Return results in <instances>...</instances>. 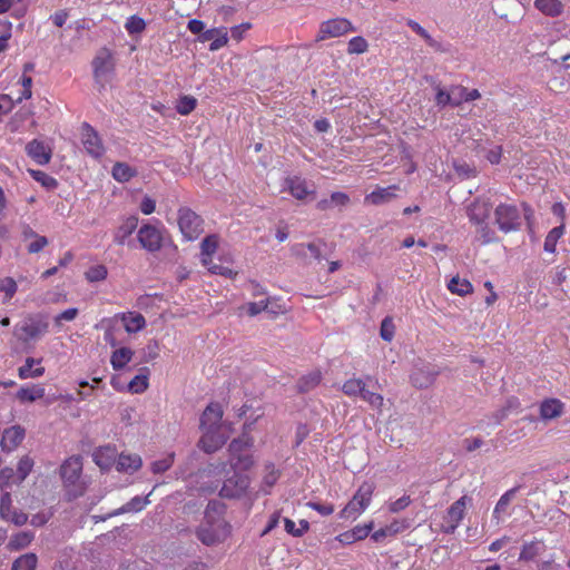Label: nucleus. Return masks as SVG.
I'll return each instance as SVG.
<instances>
[{
  "mask_svg": "<svg viewBox=\"0 0 570 570\" xmlns=\"http://www.w3.org/2000/svg\"><path fill=\"white\" fill-rule=\"evenodd\" d=\"M78 314H79L78 308H76V307L67 308L63 312H61L55 316V324L57 326H60L62 324V322H71L78 316Z\"/></svg>",
  "mask_w": 570,
  "mask_h": 570,
  "instance_id": "obj_59",
  "label": "nucleus"
},
{
  "mask_svg": "<svg viewBox=\"0 0 570 570\" xmlns=\"http://www.w3.org/2000/svg\"><path fill=\"white\" fill-rule=\"evenodd\" d=\"M125 28L129 35L141 33L146 28V22L138 16H130L125 23Z\"/></svg>",
  "mask_w": 570,
  "mask_h": 570,
  "instance_id": "obj_50",
  "label": "nucleus"
},
{
  "mask_svg": "<svg viewBox=\"0 0 570 570\" xmlns=\"http://www.w3.org/2000/svg\"><path fill=\"white\" fill-rule=\"evenodd\" d=\"M49 244L48 238L46 236L38 235L35 239L28 245L27 249L30 254H37L41 252Z\"/></svg>",
  "mask_w": 570,
  "mask_h": 570,
  "instance_id": "obj_61",
  "label": "nucleus"
},
{
  "mask_svg": "<svg viewBox=\"0 0 570 570\" xmlns=\"http://www.w3.org/2000/svg\"><path fill=\"white\" fill-rule=\"evenodd\" d=\"M438 375L439 370L434 366L419 363L414 366L410 379L412 385L416 389H428L434 383Z\"/></svg>",
  "mask_w": 570,
  "mask_h": 570,
  "instance_id": "obj_12",
  "label": "nucleus"
},
{
  "mask_svg": "<svg viewBox=\"0 0 570 570\" xmlns=\"http://www.w3.org/2000/svg\"><path fill=\"white\" fill-rule=\"evenodd\" d=\"M285 189L297 200H304L307 196L315 194V190L309 188L307 181L299 176L287 177L285 179Z\"/></svg>",
  "mask_w": 570,
  "mask_h": 570,
  "instance_id": "obj_17",
  "label": "nucleus"
},
{
  "mask_svg": "<svg viewBox=\"0 0 570 570\" xmlns=\"http://www.w3.org/2000/svg\"><path fill=\"white\" fill-rule=\"evenodd\" d=\"M35 465V461L31 456L24 455L22 456L17 465V478L13 480L14 484H21L27 476L31 473Z\"/></svg>",
  "mask_w": 570,
  "mask_h": 570,
  "instance_id": "obj_37",
  "label": "nucleus"
},
{
  "mask_svg": "<svg viewBox=\"0 0 570 570\" xmlns=\"http://www.w3.org/2000/svg\"><path fill=\"white\" fill-rule=\"evenodd\" d=\"M38 558L35 553H26L14 560L11 570H35Z\"/></svg>",
  "mask_w": 570,
  "mask_h": 570,
  "instance_id": "obj_46",
  "label": "nucleus"
},
{
  "mask_svg": "<svg viewBox=\"0 0 570 570\" xmlns=\"http://www.w3.org/2000/svg\"><path fill=\"white\" fill-rule=\"evenodd\" d=\"M478 232L484 244H489L495 240V234L488 225L487 220L483 224H476Z\"/></svg>",
  "mask_w": 570,
  "mask_h": 570,
  "instance_id": "obj_60",
  "label": "nucleus"
},
{
  "mask_svg": "<svg viewBox=\"0 0 570 570\" xmlns=\"http://www.w3.org/2000/svg\"><path fill=\"white\" fill-rule=\"evenodd\" d=\"M23 439L24 430L19 425H14L4 430L0 442L2 451H13L22 442Z\"/></svg>",
  "mask_w": 570,
  "mask_h": 570,
  "instance_id": "obj_22",
  "label": "nucleus"
},
{
  "mask_svg": "<svg viewBox=\"0 0 570 570\" xmlns=\"http://www.w3.org/2000/svg\"><path fill=\"white\" fill-rule=\"evenodd\" d=\"M35 539V533L31 531H21L11 537L9 548L11 550H21L27 548Z\"/></svg>",
  "mask_w": 570,
  "mask_h": 570,
  "instance_id": "obj_40",
  "label": "nucleus"
},
{
  "mask_svg": "<svg viewBox=\"0 0 570 570\" xmlns=\"http://www.w3.org/2000/svg\"><path fill=\"white\" fill-rule=\"evenodd\" d=\"M81 142L87 154L98 159L105 155L106 148L99 134L92 126L83 122L81 126Z\"/></svg>",
  "mask_w": 570,
  "mask_h": 570,
  "instance_id": "obj_8",
  "label": "nucleus"
},
{
  "mask_svg": "<svg viewBox=\"0 0 570 570\" xmlns=\"http://www.w3.org/2000/svg\"><path fill=\"white\" fill-rule=\"evenodd\" d=\"M247 313L250 316H256L263 311H267L269 313L276 314L277 311L274 307H269V301L268 299H262L259 302H250L246 305Z\"/></svg>",
  "mask_w": 570,
  "mask_h": 570,
  "instance_id": "obj_49",
  "label": "nucleus"
},
{
  "mask_svg": "<svg viewBox=\"0 0 570 570\" xmlns=\"http://www.w3.org/2000/svg\"><path fill=\"white\" fill-rule=\"evenodd\" d=\"M364 390L365 383L361 379H350L342 386V391L348 396L362 397Z\"/></svg>",
  "mask_w": 570,
  "mask_h": 570,
  "instance_id": "obj_45",
  "label": "nucleus"
},
{
  "mask_svg": "<svg viewBox=\"0 0 570 570\" xmlns=\"http://www.w3.org/2000/svg\"><path fill=\"white\" fill-rule=\"evenodd\" d=\"M48 327L49 325L46 321L40 318H30L21 325L20 331L23 335L20 338L23 341L36 340L45 335L48 332Z\"/></svg>",
  "mask_w": 570,
  "mask_h": 570,
  "instance_id": "obj_19",
  "label": "nucleus"
},
{
  "mask_svg": "<svg viewBox=\"0 0 570 570\" xmlns=\"http://www.w3.org/2000/svg\"><path fill=\"white\" fill-rule=\"evenodd\" d=\"M212 503L205 512V522L197 529V538L206 546H214L226 539L229 533V525L223 519L212 520Z\"/></svg>",
  "mask_w": 570,
  "mask_h": 570,
  "instance_id": "obj_1",
  "label": "nucleus"
},
{
  "mask_svg": "<svg viewBox=\"0 0 570 570\" xmlns=\"http://www.w3.org/2000/svg\"><path fill=\"white\" fill-rule=\"evenodd\" d=\"M353 31H355V27L350 20L345 18L330 19L321 23L316 41L342 37Z\"/></svg>",
  "mask_w": 570,
  "mask_h": 570,
  "instance_id": "obj_6",
  "label": "nucleus"
},
{
  "mask_svg": "<svg viewBox=\"0 0 570 570\" xmlns=\"http://www.w3.org/2000/svg\"><path fill=\"white\" fill-rule=\"evenodd\" d=\"M373 529V522H368L366 524H358L354 527L351 531L353 532V535L355 537V540H363L365 539Z\"/></svg>",
  "mask_w": 570,
  "mask_h": 570,
  "instance_id": "obj_63",
  "label": "nucleus"
},
{
  "mask_svg": "<svg viewBox=\"0 0 570 570\" xmlns=\"http://www.w3.org/2000/svg\"><path fill=\"white\" fill-rule=\"evenodd\" d=\"M278 478H279V472L275 468V465L273 463H267L265 465V475L263 478L262 492H264V494H268L269 490L277 482Z\"/></svg>",
  "mask_w": 570,
  "mask_h": 570,
  "instance_id": "obj_42",
  "label": "nucleus"
},
{
  "mask_svg": "<svg viewBox=\"0 0 570 570\" xmlns=\"http://www.w3.org/2000/svg\"><path fill=\"white\" fill-rule=\"evenodd\" d=\"M137 216H129L125 218L114 233V242L117 245L124 246L127 243L128 237L137 229Z\"/></svg>",
  "mask_w": 570,
  "mask_h": 570,
  "instance_id": "obj_24",
  "label": "nucleus"
},
{
  "mask_svg": "<svg viewBox=\"0 0 570 570\" xmlns=\"http://www.w3.org/2000/svg\"><path fill=\"white\" fill-rule=\"evenodd\" d=\"M285 531L293 537H302L308 530V522L306 520L299 521V528L295 522L288 518H284Z\"/></svg>",
  "mask_w": 570,
  "mask_h": 570,
  "instance_id": "obj_48",
  "label": "nucleus"
},
{
  "mask_svg": "<svg viewBox=\"0 0 570 570\" xmlns=\"http://www.w3.org/2000/svg\"><path fill=\"white\" fill-rule=\"evenodd\" d=\"M174 458H175L174 453H170V454L166 455L165 458L159 459V460L153 462L151 463V471L155 474L166 472L174 464Z\"/></svg>",
  "mask_w": 570,
  "mask_h": 570,
  "instance_id": "obj_54",
  "label": "nucleus"
},
{
  "mask_svg": "<svg viewBox=\"0 0 570 570\" xmlns=\"http://www.w3.org/2000/svg\"><path fill=\"white\" fill-rule=\"evenodd\" d=\"M448 289L452 294L464 296L473 292V286L468 279L455 276L450 279Z\"/></svg>",
  "mask_w": 570,
  "mask_h": 570,
  "instance_id": "obj_36",
  "label": "nucleus"
},
{
  "mask_svg": "<svg viewBox=\"0 0 570 570\" xmlns=\"http://www.w3.org/2000/svg\"><path fill=\"white\" fill-rule=\"evenodd\" d=\"M142 465L141 458L138 454H125L118 455L116 461V469L119 472L132 474L138 471Z\"/></svg>",
  "mask_w": 570,
  "mask_h": 570,
  "instance_id": "obj_26",
  "label": "nucleus"
},
{
  "mask_svg": "<svg viewBox=\"0 0 570 570\" xmlns=\"http://www.w3.org/2000/svg\"><path fill=\"white\" fill-rule=\"evenodd\" d=\"M82 472V460L79 455L67 459L60 468V475L67 487L76 485Z\"/></svg>",
  "mask_w": 570,
  "mask_h": 570,
  "instance_id": "obj_14",
  "label": "nucleus"
},
{
  "mask_svg": "<svg viewBox=\"0 0 570 570\" xmlns=\"http://www.w3.org/2000/svg\"><path fill=\"white\" fill-rule=\"evenodd\" d=\"M223 414L224 412L220 404H208L202 414L200 428L205 430L207 433H210L212 431L216 430L219 426L220 421L223 419Z\"/></svg>",
  "mask_w": 570,
  "mask_h": 570,
  "instance_id": "obj_16",
  "label": "nucleus"
},
{
  "mask_svg": "<svg viewBox=\"0 0 570 570\" xmlns=\"http://www.w3.org/2000/svg\"><path fill=\"white\" fill-rule=\"evenodd\" d=\"M395 326L391 317H385L381 323L380 335L386 341L391 342L394 337Z\"/></svg>",
  "mask_w": 570,
  "mask_h": 570,
  "instance_id": "obj_55",
  "label": "nucleus"
},
{
  "mask_svg": "<svg viewBox=\"0 0 570 570\" xmlns=\"http://www.w3.org/2000/svg\"><path fill=\"white\" fill-rule=\"evenodd\" d=\"M203 40L209 41L212 40L209 45L210 51H216L220 48H223L228 42V33L226 28H214L206 30L203 33Z\"/></svg>",
  "mask_w": 570,
  "mask_h": 570,
  "instance_id": "obj_28",
  "label": "nucleus"
},
{
  "mask_svg": "<svg viewBox=\"0 0 570 570\" xmlns=\"http://www.w3.org/2000/svg\"><path fill=\"white\" fill-rule=\"evenodd\" d=\"M45 395V389L41 385L22 386L17 392V399L20 402H35Z\"/></svg>",
  "mask_w": 570,
  "mask_h": 570,
  "instance_id": "obj_33",
  "label": "nucleus"
},
{
  "mask_svg": "<svg viewBox=\"0 0 570 570\" xmlns=\"http://www.w3.org/2000/svg\"><path fill=\"white\" fill-rule=\"evenodd\" d=\"M495 223L503 233L518 230L521 226V216L517 206L500 204L494 209Z\"/></svg>",
  "mask_w": 570,
  "mask_h": 570,
  "instance_id": "obj_4",
  "label": "nucleus"
},
{
  "mask_svg": "<svg viewBox=\"0 0 570 570\" xmlns=\"http://www.w3.org/2000/svg\"><path fill=\"white\" fill-rule=\"evenodd\" d=\"M149 494L146 498H141L139 495L134 497L130 501H128L126 504L121 505L117 510H115L112 513H110V517L112 515H119L128 512H139L141 511L148 503Z\"/></svg>",
  "mask_w": 570,
  "mask_h": 570,
  "instance_id": "obj_31",
  "label": "nucleus"
},
{
  "mask_svg": "<svg viewBox=\"0 0 570 570\" xmlns=\"http://www.w3.org/2000/svg\"><path fill=\"white\" fill-rule=\"evenodd\" d=\"M566 230L564 224L561 223L559 226L553 227L547 235L543 244V249L547 253H556L558 240L563 236Z\"/></svg>",
  "mask_w": 570,
  "mask_h": 570,
  "instance_id": "obj_35",
  "label": "nucleus"
},
{
  "mask_svg": "<svg viewBox=\"0 0 570 570\" xmlns=\"http://www.w3.org/2000/svg\"><path fill=\"white\" fill-rule=\"evenodd\" d=\"M522 488L521 484L519 485H515L514 488L508 490L507 492H504L499 501L497 502L495 507H494V510H493V519L497 520V522L499 523L500 522V519H501V514L502 513H505L509 504L511 503V501L514 499L517 492Z\"/></svg>",
  "mask_w": 570,
  "mask_h": 570,
  "instance_id": "obj_29",
  "label": "nucleus"
},
{
  "mask_svg": "<svg viewBox=\"0 0 570 570\" xmlns=\"http://www.w3.org/2000/svg\"><path fill=\"white\" fill-rule=\"evenodd\" d=\"M367 48H368L367 41L363 37L357 36V37H353L348 41L347 52L351 55H361V53L366 52Z\"/></svg>",
  "mask_w": 570,
  "mask_h": 570,
  "instance_id": "obj_51",
  "label": "nucleus"
},
{
  "mask_svg": "<svg viewBox=\"0 0 570 570\" xmlns=\"http://www.w3.org/2000/svg\"><path fill=\"white\" fill-rule=\"evenodd\" d=\"M435 104H436V106H439L441 108L445 107L446 105L454 106L453 88L451 89L450 92L445 91L442 88H438V91L435 95Z\"/></svg>",
  "mask_w": 570,
  "mask_h": 570,
  "instance_id": "obj_56",
  "label": "nucleus"
},
{
  "mask_svg": "<svg viewBox=\"0 0 570 570\" xmlns=\"http://www.w3.org/2000/svg\"><path fill=\"white\" fill-rule=\"evenodd\" d=\"M28 173L36 181L41 184V186L48 190L56 189L58 186L57 179L45 171L38 169H28Z\"/></svg>",
  "mask_w": 570,
  "mask_h": 570,
  "instance_id": "obj_43",
  "label": "nucleus"
},
{
  "mask_svg": "<svg viewBox=\"0 0 570 570\" xmlns=\"http://www.w3.org/2000/svg\"><path fill=\"white\" fill-rule=\"evenodd\" d=\"M218 247V237L216 235H208L206 236L202 244H200V250H202V263L204 265H208L212 263V256L216 252Z\"/></svg>",
  "mask_w": 570,
  "mask_h": 570,
  "instance_id": "obj_32",
  "label": "nucleus"
},
{
  "mask_svg": "<svg viewBox=\"0 0 570 570\" xmlns=\"http://www.w3.org/2000/svg\"><path fill=\"white\" fill-rule=\"evenodd\" d=\"M134 351L129 347H120L112 352L110 364L115 371L122 370L132 358Z\"/></svg>",
  "mask_w": 570,
  "mask_h": 570,
  "instance_id": "obj_30",
  "label": "nucleus"
},
{
  "mask_svg": "<svg viewBox=\"0 0 570 570\" xmlns=\"http://www.w3.org/2000/svg\"><path fill=\"white\" fill-rule=\"evenodd\" d=\"M361 399L367 402L373 409H381L384 401L381 394L371 392L366 389L364 390Z\"/></svg>",
  "mask_w": 570,
  "mask_h": 570,
  "instance_id": "obj_58",
  "label": "nucleus"
},
{
  "mask_svg": "<svg viewBox=\"0 0 570 570\" xmlns=\"http://www.w3.org/2000/svg\"><path fill=\"white\" fill-rule=\"evenodd\" d=\"M86 279L90 283L101 282L107 278L108 269L105 265H94L86 272Z\"/></svg>",
  "mask_w": 570,
  "mask_h": 570,
  "instance_id": "obj_47",
  "label": "nucleus"
},
{
  "mask_svg": "<svg viewBox=\"0 0 570 570\" xmlns=\"http://www.w3.org/2000/svg\"><path fill=\"white\" fill-rule=\"evenodd\" d=\"M535 8L546 16H558L561 13L562 4L559 0H535Z\"/></svg>",
  "mask_w": 570,
  "mask_h": 570,
  "instance_id": "obj_41",
  "label": "nucleus"
},
{
  "mask_svg": "<svg viewBox=\"0 0 570 570\" xmlns=\"http://www.w3.org/2000/svg\"><path fill=\"white\" fill-rule=\"evenodd\" d=\"M470 499L466 495L461 497L459 500L453 502L448 509L444 518L443 532L446 534H453L465 514L466 501Z\"/></svg>",
  "mask_w": 570,
  "mask_h": 570,
  "instance_id": "obj_10",
  "label": "nucleus"
},
{
  "mask_svg": "<svg viewBox=\"0 0 570 570\" xmlns=\"http://www.w3.org/2000/svg\"><path fill=\"white\" fill-rule=\"evenodd\" d=\"M373 491L374 485L372 483L364 482L353 495L351 501L340 512V518L345 520L357 519L368 507Z\"/></svg>",
  "mask_w": 570,
  "mask_h": 570,
  "instance_id": "obj_2",
  "label": "nucleus"
},
{
  "mask_svg": "<svg viewBox=\"0 0 570 570\" xmlns=\"http://www.w3.org/2000/svg\"><path fill=\"white\" fill-rule=\"evenodd\" d=\"M117 455L116 446L108 444L96 449L92 460L101 470H109L116 463Z\"/></svg>",
  "mask_w": 570,
  "mask_h": 570,
  "instance_id": "obj_18",
  "label": "nucleus"
},
{
  "mask_svg": "<svg viewBox=\"0 0 570 570\" xmlns=\"http://www.w3.org/2000/svg\"><path fill=\"white\" fill-rule=\"evenodd\" d=\"M234 472L230 476H228L219 491V495L226 499H236L240 498L245 494L247 488L249 487V479L246 474L236 471L237 469H233Z\"/></svg>",
  "mask_w": 570,
  "mask_h": 570,
  "instance_id": "obj_7",
  "label": "nucleus"
},
{
  "mask_svg": "<svg viewBox=\"0 0 570 570\" xmlns=\"http://www.w3.org/2000/svg\"><path fill=\"white\" fill-rule=\"evenodd\" d=\"M203 219L190 208L183 207L178 210V226L187 240L197 239L204 232Z\"/></svg>",
  "mask_w": 570,
  "mask_h": 570,
  "instance_id": "obj_3",
  "label": "nucleus"
},
{
  "mask_svg": "<svg viewBox=\"0 0 570 570\" xmlns=\"http://www.w3.org/2000/svg\"><path fill=\"white\" fill-rule=\"evenodd\" d=\"M17 283L11 277H6L0 282V292L6 294V302L11 299L17 292Z\"/></svg>",
  "mask_w": 570,
  "mask_h": 570,
  "instance_id": "obj_57",
  "label": "nucleus"
},
{
  "mask_svg": "<svg viewBox=\"0 0 570 570\" xmlns=\"http://www.w3.org/2000/svg\"><path fill=\"white\" fill-rule=\"evenodd\" d=\"M410 527V523L406 519L402 520H393L390 524H387V532L391 533V535H395L404 530H406Z\"/></svg>",
  "mask_w": 570,
  "mask_h": 570,
  "instance_id": "obj_64",
  "label": "nucleus"
},
{
  "mask_svg": "<svg viewBox=\"0 0 570 570\" xmlns=\"http://www.w3.org/2000/svg\"><path fill=\"white\" fill-rule=\"evenodd\" d=\"M411 503V498L410 495H402L401 498H399L397 500L393 501L390 503L389 505V510L393 513H397L402 510H404L405 508H407Z\"/></svg>",
  "mask_w": 570,
  "mask_h": 570,
  "instance_id": "obj_62",
  "label": "nucleus"
},
{
  "mask_svg": "<svg viewBox=\"0 0 570 570\" xmlns=\"http://www.w3.org/2000/svg\"><path fill=\"white\" fill-rule=\"evenodd\" d=\"M197 105V100L191 96H183L176 106V110L178 114L186 116L189 115Z\"/></svg>",
  "mask_w": 570,
  "mask_h": 570,
  "instance_id": "obj_52",
  "label": "nucleus"
},
{
  "mask_svg": "<svg viewBox=\"0 0 570 570\" xmlns=\"http://www.w3.org/2000/svg\"><path fill=\"white\" fill-rule=\"evenodd\" d=\"M539 410L541 420L551 421L563 414L564 404L558 399H546L541 402Z\"/></svg>",
  "mask_w": 570,
  "mask_h": 570,
  "instance_id": "obj_23",
  "label": "nucleus"
},
{
  "mask_svg": "<svg viewBox=\"0 0 570 570\" xmlns=\"http://www.w3.org/2000/svg\"><path fill=\"white\" fill-rule=\"evenodd\" d=\"M92 67L96 81L104 86L114 70L112 56L110 51L106 48L101 49L95 57Z\"/></svg>",
  "mask_w": 570,
  "mask_h": 570,
  "instance_id": "obj_11",
  "label": "nucleus"
},
{
  "mask_svg": "<svg viewBox=\"0 0 570 570\" xmlns=\"http://www.w3.org/2000/svg\"><path fill=\"white\" fill-rule=\"evenodd\" d=\"M26 154L40 166H45L50 163L52 157V149L45 141L39 139H32L26 145Z\"/></svg>",
  "mask_w": 570,
  "mask_h": 570,
  "instance_id": "obj_15",
  "label": "nucleus"
},
{
  "mask_svg": "<svg viewBox=\"0 0 570 570\" xmlns=\"http://www.w3.org/2000/svg\"><path fill=\"white\" fill-rule=\"evenodd\" d=\"M0 515L4 521L12 522L18 527L28 521V515L24 512L12 507V498L9 492H4L0 498Z\"/></svg>",
  "mask_w": 570,
  "mask_h": 570,
  "instance_id": "obj_13",
  "label": "nucleus"
},
{
  "mask_svg": "<svg viewBox=\"0 0 570 570\" xmlns=\"http://www.w3.org/2000/svg\"><path fill=\"white\" fill-rule=\"evenodd\" d=\"M454 107L460 106L462 102L473 101L481 97L478 89L469 90L463 86L453 87Z\"/></svg>",
  "mask_w": 570,
  "mask_h": 570,
  "instance_id": "obj_34",
  "label": "nucleus"
},
{
  "mask_svg": "<svg viewBox=\"0 0 570 570\" xmlns=\"http://www.w3.org/2000/svg\"><path fill=\"white\" fill-rule=\"evenodd\" d=\"M148 387V377L146 375L138 374L128 383V391L131 393H142Z\"/></svg>",
  "mask_w": 570,
  "mask_h": 570,
  "instance_id": "obj_53",
  "label": "nucleus"
},
{
  "mask_svg": "<svg viewBox=\"0 0 570 570\" xmlns=\"http://www.w3.org/2000/svg\"><path fill=\"white\" fill-rule=\"evenodd\" d=\"M399 189L397 185H391L387 187H377L371 194L366 195L364 198L365 204L371 205H383L390 203L396 197V190Z\"/></svg>",
  "mask_w": 570,
  "mask_h": 570,
  "instance_id": "obj_20",
  "label": "nucleus"
},
{
  "mask_svg": "<svg viewBox=\"0 0 570 570\" xmlns=\"http://www.w3.org/2000/svg\"><path fill=\"white\" fill-rule=\"evenodd\" d=\"M42 358L27 357L24 364L19 367L18 375L21 380L37 379L45 374V367L41 366Z\"/></svg>",
  "mask_w": 570,
  "mask_h": 570,
  "instance_id": "obj_25",
  "label": "nucleus"
},
{
  "mask_svg": "<svg viewBox=\"0 0 570 570\" xmlns=\"http://www.w3.org/2000/svg\"><path fill=\"white\" fill-rule=\"evenodd\" d=\"M321 379V373L317 371L303 376L297 383L298 391L302 393L312 391L320 384Z\"/></svg>",
  "mask_w": 570,
  "mask_h": 570,
  "instance_id": "obj_44",
  "label": "nucleus"
},
{
  "mask_svg": "<svg viewBox=\"0 0 570 570\" xmlns=\"http://www.w3.org/2000/svg\"><path fill=\"white\" fill-rule=\"evenodd\" d=\"M140 246L147 252H158L163 246V233L160 228L151 224H144L137 232Z\"/></svg>",
  "mask_w": 570,
  "mask_h": 570,
  "instance_id": "obj_9",
  "label": "nucleus"
},
{
  "mask_svg": "<svg viewBox=\"0 0 570 570\" xmlns=\"http://www.w3.org/2000/svg\"><path fill=\"white\" fill-rule=\"evenodd\" d=\"M124 323L127 333H137L145 328L146 320L142 314L137 312H126L118 315Z\"/></svg>",
  "mask_w": 570,
  "mask_h": 570,
  "instance_id": "obj_27",
  "label": "nucleus"
},
{
  "mask_svg": "<svg viewBox=\"0 0 570 570\" xmlns=\"http://www.w3.org/2000/svg\"><path fill=\"white\" fill-rule=\"evenodd\" d=\"M111 174L115 180L119 183H127L136 175V170L125 163H116L112 167Z\"/></svg>",
  "mask_w": 570,
  "mask_h": 570,
  "instance_id": "obj_39",
  "label": "nucleus"
},
{
  "mask_svg": "<svg viewBox=\"0 0 570 570\" xmlns=\"http://www.w3.org/2000/svg\"><path fill=\"white\" fill-rule=\"evenodd\" d=\"M249 442L246 439H235L228 445L230 469L248 470L253 465V458L247 452Z\"/></svg>",
  "mask_w": 570,
  "mask_h": 570,
  "instance_id": "obj_5",
  "label": "nucleus"
},
{
  "mask_svg": "<svg viewBox=\"0 0 570 570\" xmlns=\"http://www.w3.org/2000/svg\"><path fill=\"white\" fill-rule=\"evenodd\" d=\"M491 205L488 200L476 198L468 208V217L474 225L483 224L490 215Z\"/></svg>",
  "mask_w": 570,
  "mask_h": 570,
  "instance_id": "obj_21",
  "label": "nucleus"
},
{
  "mask_svg": "<svg viewBox=\"0 0 570 570\" xmlns=\"http://www.w3.org/2000/svg\"><path fill=\"white\" fill-rule=\"evenodd\" d=\"M544 550V544L540 541L527 542L522 546L519 560L530 561L533 560Z\"/></svg>",
  "mask_w": 570,
  "mask_h": 570,
  "instance_id": "obj_38",
  "label": "nucleus"
}]
</instances>
